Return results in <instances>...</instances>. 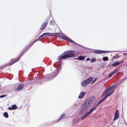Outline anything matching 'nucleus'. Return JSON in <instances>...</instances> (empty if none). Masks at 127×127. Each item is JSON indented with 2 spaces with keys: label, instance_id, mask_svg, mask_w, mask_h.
I'll use <instances>...</instances> for the list:
<instances>
[{
  "label": "nucleus",
  "instance_id": "obj_1",
  "mask_svg": "<svg viewBox=\"0 0 127 127\" xmlns=\"http://www.w3.org/2000/svg\"><path fill=\"white\" fill-rule=\"evenodd\" d=\"M67 58L65 54H64V53L62 54L61 56H59L57 60H59V62H57V63L58 64H59V63L60 66L56 69L55 71H54L50 74H48L47 75V78H51L56 76L58 74L59 70L61 69L62 60Z\"/></svg>",
  "mask_w": 127,
  "mask_h": 127
},
{
  "label": "nucleus",
  "instance_id": "obj_2",
  "mask_svg": "<svg viewBox=\"0 0 127 127\" xmlns=\"http://www.w3.org/2000/svg\"><path fill=\"white\" fill-rule=\"evenodd\" d=\"M94 101L95 100H88L86 101L81 107L80 113H83V112H85L92 104Z\"/></svg>",
  "mask_w": 127,
  "mask_h": 127
},
{
  "label": "nucleus",
  "instance_id": "obj_3",
  "mask_svg": "<svg viewBox=\"0 0 127 127\" xmlns=\"http://www.w3.org/2000/svg\"><path fill=\"white\" fill-rule=\"evenodd\" d=\"M103 101V100H102V99L100 100L99 102L95 105V107H94L90 110L89 112H86L81 118V120H83L89 114L91 113L93 111L95 110L98 105L100 103H101Z\"/></svg>",
  "mask_w": 127,
  "mask_h": 127
},
{
  "label": "nucleus",
  "instance_id": "obj_4",
  "mask_svg": "<svg viewBox=\"0 0 127 127\" xmlns=\"http://www.w3.org/2000/svg\"><path fill=\"white\" fill-rule=\"evenodd\" d=\"M92 77L89 78L88 79L83 81L81 83V85L83 87H85L86 85H88L93 80Z\"/></svg>",
  "mask_w": 127,
  "mask_h": 127
},
{
  "label": "nucleus",
  "instance_id": "obj_5",
  "mask_svg": "<svg viewBox=\"0 0 127 127\" xmlns=\"http://www.w3.org/2000/svg\"><path fill=\"white\" fill-rule=\"evenodd\" d=\"M74 51L72 50H69L64 52V54L66 55L67 58L73 57L74 56Z\"/></svg>",
  "mask_w": 127,
  "mask_h": 127
},
{
  "label": "nucleus",
  "instance_id": "obj_6",
  "mask_svg": "<svg viewBox=\"0 0 127 127\" xmlns=\"http://www.w3.org/2000/svg\"><path fill=\"white\" fill-rule=\"evenodd\" d=\"M59 38H61L63 39L73 43H75V42L70 38L67 36H64L61 35H58Z\"/></svg>",
  "mask_w": 127,
  "mask_h": 127
},
{
  "label": "nucleus",
  "instance_id": "obj_7",
  "mask_svg": "<svg viewBox=\"0 0 127 127\" xmlns=\"http://www.w3.org/2000/svg\"><path fill=\"white\" fill-rule=\"evenodd\" d=\"M113 88L112 86L109 88L107 89L103 93V96H104L107 94L110 93L111 92L113 91L112 90Z\"/></svg>",
  "mask_w": 127,
  "mask_h": 127
},
{
  "label": "nucleus",
  "instance_id": "obj_8",
  "mask_svg": "<svg viewBox=\"0 0 127 127\" xmlns=\"http://www.w3.org/2000/svg\"><path fill=\"white\" fill-rule=\"evenodd\" d=\"M48 22V21L47 20L45 22H43L39 28V30L41 31L44 30L47 25Z\"/></svg>",
  "mask_w": 127,
  "mask_h": 127
},
{
  "label": "nucleus",
  "instance_id": "obj_9",
  "mask_svg": "<svg viewBox=\"0 0 127 127\" xmlns=\"http://www.w3.org/2000/svg\"><path fill=\"white\" fill-rule=\"evenodd\" d=\"M119 117V112L118 110H117L115 112L113 121H114L118 119Z\"/></svg>",
  "mask_w": 127,
  "mask_h": 127
},
{
  "label": "nucleus",
  "instance_id": "obj_10",
  "mask_svg": "<svg viewBox=\"0 0 127 127\" xmlns=\"http://www.w3.org/2000/svg\"><path fill=\"white\" fill-rule=\"evenodd\" d=\"M24 53L23 52L19 56V57H18V58H16V59L14 60V61H13V62L11 63L10 65H12L15 62L17 61H18L21 58V57L24 54Z\"/></svg>",
  "mask_w": 127,
  "mask_h": 127
},
{
  "label": "nucleus",
  "instance_id": "obj_11",
  "mask_svg": "<svg viewBox=\"0 0 127 127\" xmlns=\"http://www.w3.org/2000/svg\"><path fill=\"white\" fill-rule=\"evenodd\" d=\"M108 52L104 51L99 50H96L94 51V53L95 54H101L102 53H106Z\"/></svg>",
  "mask_w": 127,
  "mask_h": 127
},
{
  "label": "nucleus",
  "instance_id": "obj_12",
  "mask_svg": "<svg viewBox=\"0 0 127 127\" xmlns=\"http://www.w3.org/2000/svg\"><path fill=\"white\" fill-rule=\"evenodd\" d=\"M18 107L15 104H14L12 105L11 107H9L8 108V109L10 110H12L16 109Z\"/></svg>",
  "mask_w": 127,
  "mask_h": 127
},
{
  "label": "nucleus",
  "instance_id": "obj_13",
  "mask_svg": "<svg viewBox=\"0 0 127 127\" xmlns=\"http://www.w3.org/2000/svg\"><path fill=\"white\" fill-rule=\"evenodd\" d=\"M23 86H24L23 84H21L18 86L17 88L15 90V91H17L20 90H21L23 89Z\"/></svg>",
  "mask_w": 127,
  "mask_h": 127
},
{
  "label": "nucleus",
  "instance_id": "obj_14",
  "mask_svg": "<svg viewBox=\"0 0 127 127\" xmlns=\"http://www.w3.org/2000/svg\"><path fill=\"white\" fill-rule=\"evenodd\" d=\"M122 61L119 62V61H117L113 63L112 64V66H116L119 65L120 63L122 62Z\"/></svg>",
  "mask_w": 127,
  "mask_h": 127
},
{
  "label": "nucleus",
  "instance_id": "obj_15",
  "mask_svg": "<svg viewBox=\"0 0 127 127\" xmlns=\"http://www.w3.org/2000/svg\"><path fill=\"white\" fill-rule=\"evenodd\" d=\"M114 92V91H112L110 92V93H109L106 95V96H105L104 98L102 99V100H104L108 96H110L111 94H112Z\"/></svg>",
  "mask_w": 127,
  "mask_h": 127
},
{
  "label": "nucleus",
  "instance_id": "obj_16",
  "mask_svg": "<svg viewBox=\"0 0 127 127\" xmlns=\"http://www.w3.org/2000/svg\"><path fill=\"white\" fill-rule=\"evenodd\" d=\"M85 95V93L84 92H81L78 96V98H80L83 97Z\"/></svg>",
  "mask_w": 127,
  "mask_h": 127
},
{
  "label": "nucleus",
  "instance_id": "obj_17",
  "mask_svg": "<svg viewBox=\"0 0 127 127\" xmlns=\"http://www.w3.org/2000/svg\"><path fill=\"white\" fill-rule=\"evenodd\" d=\"M85 58V57L84 56H79L78 57V59L79 60H83Z\"/></svg>",
  "mask_w": 127,
  "mask_h": 127
},
{
  "label": "nucleus",
  "instance_id": "obj_18",
  "mask_svg": "<svg viewBox=\"0 0 127 127\" xmlns=\"http://www.w3.org/2000/svg\"><path fill=\"white\" fill-rule=\"evenodd\" d=\"M65 116V114H62V115L60 117V119H59L57 121V122L59 121L61 119L64 118Z\"/></svg>",
  "mask_w": 127,
  "mask_h": 127
},
{
  "label": "nucleus",
  "instance_id": "obj_19",
  "mask_svg": "<svg viewBox=\"0 0 127 127\" xmlns=\"http://www.w3.org/2000/svg\"><path fill=\"white\" fill-rule=\"evenodd\" d=\"M3 116L6 118H7L8 117V114L6 112H5L4 113Z\"/></svg>",
  "mask_w": 127,
  "mask_h": 127
},
{
  "label": "nucleus",
  "instance_id": "obj_20",
  "mask_svg": "<svg viewBox=\"0 0 127 127\" xmlns=\"http://www.w3.org/2000/svg\"><path fill=\"white\" fill-rule=\"evenodd\" d=\"M51 34L50 33H44L43 34H42V35H41L39 37V38H40L41 37H42L43 36L46 35H47V34Z\"/></svg>",
  "mask_w": 127,
  "mask_h": 127
},
{
  "label": "nucleus",
  "instance_id": "obj_21",
  "mask_svg": "<svg viewBox=\"0 0 127 127\" xmlns=\"http://www.w3.org/2000/svg\"><path fill=\"white\" fill-rule=\"evenodd\" d=\"M118 72L119 71L117 69H115L113 73H114V75H116V74L117 75L118 74Z\"/></svg>",
  "mask_w": 127,
  "mask_h": 127
},
{
  "label": "nucleus",
  "instance_id": "obj_22",
  "mask_svg": "<svg viewBox=\"0 0 127 127\" xmlns=\"http://www.w3.org/2000/svg\"><path fill=\"white\" fill-rule=\"evenodd\" d=\"M102 59L104 61H106L108 60V58L107 57H104Z\"/></svg>",
  "mask_w": 127,
  "mask_h": 127
},
{
  "label": "nucleus",
  "instance_id": "obj_23",
  "mask_svg": "<svg viewBox=\"0 0 127 127\" xmlns=\"http://www.w3.org/2000/svg\"><path fill=\"white\" fill-rule=\"evenodd\" d=\"M96 60V59L95 58H94L91 59V62L92 63H93V62H95Z\"/></svg>",
  "mask_w": 127,
  "mask_h": 127
},
{
  "label": "nucleus",
  "instance_id": "obj_24",
  "mask_svg": "<svg viewBox=\"0 0 127 127\" xmlns=\"http://www.w3.org/2000/svg\"><path fill=\"white\" fill-rule=\"evenodd\" d=\"M119 57L120 56L118 54H117L116 55H115V56H114V58L115 59L119 58Z\"/></svg>",
  "mask_w": 127,
  "mask_h": 127
},
{
  "label": "nucleus",
  "instance_id": "obj_25",
  "mask_svg": "<svg viewBox=\"0 0 127 127\" xmlns=\"http://www.w3.org/2000/svg\"><path fill=\"white\" fill-rule=\"evenodd\" d=\"M113 75H114V73L113 72L109 74L108 75L109 77H111Z\"/></svg>",
  "mask_w": 127,
  "mask_h": 127
},
{
  "label": "nucleus",
  "instance_id": "obj_26",
  "mask_svg": "<svg viewBox=\"0 0 127 127\" xmlns=\"http://www.w3.org/2000/svg\"><path fill=\"white\" fill-rule=\"evenodd\" d=\"M7 95H1L0 96V98H2L4 97H6Z\"/></svg>",
  "mask_w": 127,
  "mask_h": 127
},
{
  "label": "nucleus",
  "instance_id": "obj_27",
  "mask_svg": "<svg viewBox=\"0 0 127 127\" xmlns=\"http://www.w3.org/2000/svg\"><path fill=\"white\" fill-rule=\"evenodd\" d=\"M96 79H97L96 78L95 79V80H94L93 81H92V82H91V84H93V83H94L96 81Z\"/></svg>",
  "mask_w": 127,
  "mask_h": 127
},
{
  "label": "nucleus",
  "instance_id": "obj_28",
  "mask_svg": "<svg viewBox=\"0 0 127 127\" xmlns=\"http://www.w3.org/2000/svg\"><path fill=\"white\" fill-rule=\"evenodd\" d=\"M90 60V59L89 58H87L86 59V60L87 61H89V60Z\"/></svg>",
  "mask_w": 127,
  "mask_h": 127
},
{
  "label": "nucleus",
  "instance_id": "obj_29",
  "mask_svg": "<svg viewBox=\"0 0 127 127\" xmlns=\"http://www.w3.org/2000/svg\"><path fill=\"white\" fill-rule=\"evenodd\" d=\"M52 34V33L51 34ZM52 35H52V34H51V35H47V36H52Z\"/></svg>",
  "mask_w": 127,
  "mask_h": 127
}]
</instances>
